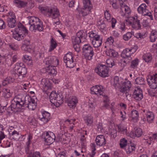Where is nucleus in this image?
Returning a JSON list of instances; mask_svg holds the SVG:
<instances>
[{
  "instance_id": "8",
  "label": "nucleus",
  "mask_w": 157,
  "mask_h": 157,
  "mask_svg": "<svg viewBox=\"0 0 157 157\" xmlns=\"http://www.w3.org/2000/svg\"><path fill=\"white\" fill-rule=\"evenodd\" d=\"M63 60L66 63L67 67L69 68H73L76 63V59H74L73 54L71 52L67 53L63 57Z\"/></svg>"
},
{
  "instance_id": "44",
  "label": "nucleus",
  "mask_w": 157,
  "mask_h": 157,
  "mask_svg": "<svg viewBox=\"0 0 157 157\" xmlns=\"http://www.w3.org/2000/svg\"><path fill=\"white\" fill-rule=\"evenodd\" d=\"M11 135L13 136V138L15 140L19 139L21 136L19 132L14 130L12 132Z\"/></svg>"
},
{
  "instance_id": "39",
  "label": "nucleus",
  "mask_w": 157,
  "mask_h": 157,
  "mask_svg": "<svg viewBox=\"0 0 157 157\" xmlns=\"http://www.w3.org/2000/svg\"><path fill=\"white\" fill-rule=\"evenodd\" d=\"M12 93L10 90L8 89H5L4 91L3 96L6 99H7L11 97Z\"/></svg>"
},
{
  "instance_id": "14",
  "label": "nucleus",
  "mask_w": 157,
  "mask_h": 157,
  "mask_svg": "<svg viewBox=\"0 0 157 157\" xmlns=\"http://www.w3.org/2000/svg\"><path fill=\"white\" fill-rule=\"evenodd\" d=\"M8 14L7 21L8 25L10 28H13L17 25L15 13L12 12L10 11L8 13Z\"/></svg>"
},
{
  "instance_id": "40",
  "label": "nucleus",
  "mask_w": 157,
  "mask_h": 157,
  "mask_svg": "<svg viewBox=\"0 0 157 157\" xmlns=\"http://www.w3.org/2000/svg\"><path fill=\"white\" fill-rule=\"evenodd\" d=\"M57 44L55 40L53 38H52L51 40V45L49 51L50 52L53 50L57 46Z\"/></svg>"
},
{
  "instance_id": "10",
  "label": "nucleus",
  "mask_w": 157,
  "mask_h": 157,
  "mask_svg": "<svg viewBox=\"0 0 157 157\" xmlns=\"http://www.w3.org/2000/svg\"><path fill=\"white\" fill-rule=\"evenodd\" d=\"M25 103V108H28L29 109L33 110L36 107V101L29 95L26 96Z\"/></svg>"
},
{
  "instance_id": "62",
  "label": "nucleus",
  "mask_w": 157,
  "mask_h": 157,
  "mask_svg": "<svg viewBox=\"0 0 157 157\" xmlns=\"http://www.w3.org/2000/svg\"><path fill=\"white\" fill-rule=\"evenodd\" d=\"M151 50V52L157 53V43L156 44H153Z\"/></svg>"
},
{
  "instance_id": "33",
  "label": "nucleus",
  "mask_w": 157,
  "mask_h": 157,
  "mask_svg": "<svg viewBox=\"0 0 157 157\" xmlns=\"http://www.w3.org/2000/svg\"><path fill=\"white\" fill-rule=\"evenodd\" d=\"M132 19H134L132 25V27L137 30L140 29L141 26L140 24V20H135V18H132Z\"/></svg>"
},
{
  "instance_id": "30",
  "label": "nucleus",
  "mask_w": 157,
  "mask_h": 157,
  "mask_svg": "<svg viewBox=\"0 0 157 157\" xmlns=\"http://www.w3.org/2000/svg\"><path fill=\"white\" fill-rule=\"evenodd\" d=\"M142 129L140 128H138L136 130L135 133L131 132L130 133V136L131 138H134L135 137H140L142 135Z\"/></svg>"
},
{
  "instance_id": "28",
  "label": "nucleus",
  "mask_w": 157,
  "mask_h": 157,
  "mask_svg": "<svg viewBox=\"0 0 157 157\" xmlns=\"http://www.w3.org/2000/svg\"><path fill=\"white\" fill-rule=\"evenodd\" d=\"M42 115L43 117L40 119V120L44 124L47 123L50 119V113L44 111L42 113Z\"/></svg>"
},
{
  "instance_id": "51",
  "label": "nucleus",
  "mask_w": 157,
  "mask_h": 157,
  "mask_svg": "<svg viewBox=\"0 0 157 157\" xmlns=\"http://www.w3.org/2000/svg\"><path fill=\"white\" fill-rule=\"evenodd\" d=\"M114 41V40L113 37L111 36L107 38L105 43L106 44L111 45L113 44Z\"/></svg>"
},
{
  "instance_id": "47",
  "label": "nucleus",
  "mask_w": 157,
  "mask_h": 157,
  "mask_svg": "<svg viewBox=\"0 0 157 157\" xmlns=\"http://www.w3.org/2000/svg\"><path fill=\"white\" fill-rule=\"evenodd\" d=\"M93 117L91 116H87L86 117V123L87 125L90 126L93 122Z\"/></svg>"
},
{
  "instance_id": "4",
  "label": "nucleus",
  "mask_w": 157,
  "mask_h": 157,
  "mask_svg": "<svg viewBox=\"0 0 157 157\" xmlns=\"http://www.w3.org/2000/svg\"><path fill=\"white\" fill-rule=\"evenodd\" d=\"M27 72V69L23 63H16L13 74L16 78L22 79L25 77Z\"/></svg>"
},
{
  "instance_id": "54",
  "label": "nucleus",
  "mask_w": 157,
  "mask_h": 157,
  "mask_svg": "<svg viewBox=\"0 0 157 157\" xmlns=\"http://www.w3.org/2000/svg\"><path fill=\"white\" fill-rule=\"evenodd\" d=\"M92 147V151L91 154H90L89 155L90 157H94V156L95 155L96 153L95 152V151L96 150L95 148V145L94 144H93Z\"/></svg>"
},
{
  "instance_id": "36",
  "label": "nucleus",
  "mask_w": 157,
  "mask_h": 157,
  "mask_svg": "<svg viewBox=\"0 0 157 157\" xmlns=\"http://www.w3.org/2000/svg\"><path fill=\"white\" fill-rule=\"evenodd\" d=\"M125 149L127 154H130L135 151V147L134 145H128L126 146Z\"/></svg>"
},
{
  "instance_id": "60",
  "label": "nucleus",
  "mask_w": 157,
  "mask_h": 157,
  "mask_svg": "<svg viewBox=\"0 0 157 157\" xmlns=\"http://www.w3.org/2000/svg\"><path fill=\"white\" fill-rule=\"evenodd\" d=\"M66 150L60 152L57 155V157H66Z\"/></svg>"
},
{
  "instance_id": "56",
  "label": "nucleus",
  "mask_w": 157,
  "mask_h": 157,
  "mask_svg": "<svg viewBox=\"0 0 157 157\" xmlns=\"http://www.w3.org/2000/svg\"><path fill=\"white\" fill-rule=\"evenodd\" d=\"M120 31L121 32H124L126 30L125 25L124 23H121L119 27Z\"/></svg>"
},
{
  "instance_id": "52",
  "label": "nucleus",
  "mask_w": 157,
  "mask_h": 157,
  "mask_svg": "<svg viewBox=\"0 0 157 157\" xmlns=\"http://www.w3.org/2000/svg\"><path fill=\"white\" fill-rule=\"evenodd\" d=\"M33 139V135L32 134H29L28 136V141L26 142L27 147L29 148V145L30 144L31 140Z\"/></svg>"
},
{
  "instance_id": "11",
  "label": "nucleus",
  "mask_w": 157,
  "mask_h": 157,
  "mask_svg": "<svg viewBox=\"0 0 157 157\" xmlns=\"http://www.w3.org/2000/svg\"><path fill=\"white\" fill-rule=\"evenodd\" d=\"M147 6L145 4L143 3L140 5L137 8L138 13L143 16H148L150 17L151 20H153V18L152 14L150 11H149Z\"/></svg>"
},
{
  "instance_id": "21",
  "label": "nucleus",
  "mask_w": 157,
  "mask_h": 157,
  "mask_svg": "<svg viewBox=\"0 0 157 157\" xmlns=\"http://www.w3.org/2000/svg\"><path fill=\"white\" fill-rule=\"evenodd\" d=\"M40 86L45 90L51 89L52 86V84L48 79L43 78L41 80Z\"/></svg>"
},
{
  "instance_id": "27",
  "label": "nucleus",
  "mask_w": 157,
  "mask_h": 157,
  "mask_svg": "<svg viewBox=\"0 0 157 157\" xmlns=\"http://www.w3.org/2000/svg\"><path fill=\"white\" fill-rule=\"evenodd\" d=\"M78 102V100L75 96H73L68 100V105L70 108L74 109Z\"/></svg>"
},
{
  "instance_id": "13",
  "label": "nucleus",
  "mask_w": 157,
  "mask_h": 157,
  "mask_svg": "<svg viewBox=\"0 0 157 157\" xmlns=\"http://www.w3.org/2000/svg\"><path fill=\"white\" fill-rule=\"evenodd\" d=\"M85 39V35L83 31H79L77 33L75 36H74L72 37L73 44H79L82 40L84 41Z\"/></svg>"
},
{
  "instance_id": "45",
  "label": "nucleus",
  "mask_w": 157,
  "mask_h": 157,
  "mask_svg": "<svg viewBox=\"0 0 157 157\" xmlns=\"http://www.w3.org/2000/svg\"><path fill=\"white\" fill-rule=\"evenodd\" d=\"M136 83L140 85H143L144 83V79L142 77L137 78L135 80Z\"/></svg>"
},
{
  "instance_id": "20",
  "label": "nucleus",
  "mask_w": 157,
  "mask_h": 157,
  "mask_svg": "<svg viewBox=\"0 0 157 157\" xmlns=\"http://www.w3.org/2000/svg\"><path fill=\"white\" fill-rule=\"evenodd\" d=\"M113 80V86L116 89L120 90L121 88V86L124 82L123 79L121 78H119L118 76H116L114 77Z\"/></svg>"
},
{
  "instance_id": "64",
  "label": "nucleus",
  "mask_w": 157,
  "mask_h": 157,
  "mask_svg": "<svg viewBox=\"0 0 157 157\" xmlns=\"http://www.w3.org/2000/svg\"><path fill=\"white\" fill-rule=\"evenodd\" d=\"M6 25L4 21L0 19V29H3L5 28Z\"/></svg>"
},
{
  "instance_id": "29",
  "label": "nucleus",
  "mask_w": 157,
  "mask_h": 157,
  "mask_svg": "<svg viewBox=\"0 0 157 157\" xmlns=\"http://www.w3.org/2000/svg\"><path fill=\"white\" fill-rule=\"evenodd\" d=\"M129 49V48H126L124 50L121 54V56L123 58H128L130 60H131L132 58L131 56L132 54Z\"/></svg>"
},
{
  "instance_id": "2",
  "label": "nucleus",
  "mask_w": 157,
  "mask_h": 157,
  "mask_svg": "<svg viewBox=\"0 0 157 157\" xmlns=\"http://www.w3.org/2000/svg\"><path fill=\"white\" fill-rule=\"evenodd\" d=\"M27 18L29 20V23L30 25L29 30L31 31L35 32L36 30L39 31L43 30L42 22L38 18L34 16H29Z\"/></svg>"
},
{
  "instance_id": "55",
  "label": "nucleus",
  "mask_w": 157,
  "mask_h": 157,
  "mask_svg": "<svg viewBox=\"0 0 157 157\" xmlns=\"http://www.w3.org/2000/svg\"><path fill=\"white\" fill-rule=\"evenodd\" d=\"M138 47L137 45H135L129 48V49L130 50V51L132 54L135 53L137 49H138Z\"/></svg>"
},
{
  "instance_id": "32",
  "label": "nucleus",
  "mask_w": 157,
  "mask_h": 157,
  "mask_svg": "<svg viewBox=\"0 0 157 157\" xmlns=\"http://www.w3.org/2000/svg\"><path fill=\"white\" fill-rule=\"evenodd\" d=\"M13 36L14 39L18 41L23 39L25 37H24V34L22 35V34L19 33L18 32H16L15 30L13 33Z\"/></svg>"
},
{
  "instance_id": "49",
  "label": "nucleus",
  "mask_w": 157,
  "mask_h": 157,
  "mask_svg": "<svg viewBox=\"0 0 157 157\" xmlns=\"http://www.w3.org/2000/svg\"><path fill=\"white\" fill-rule=\"evenodd\" d=\"M127 140L124 138L121 139L120 140V145L121 148H123L126 147L127 144Z\"/></svg>"
},
{
  "instance_id": "3",
  "label": "nucleus",
  "mask_w": 157,
  "mask_h": 157,
  "mask_svg": "<svg viewBox=\"0 0 157 157\" xmlns=\"http://www.w3.org/2000/svg\"><path fill=\"white\" fill-rule=\"evenodd\" d=\"M104 91L105 88L101 85H97L91 88L92 94H95L98 96L101 95L103 97V101L105 103V107H107L109 106V100L107 96L105 94Z\"/></svg>"
},
{
  "instance_id": "34",
  "label": "nucleus",
  "mask_w": 157,
  "mask_h": 157,
  "mask_svg": "<svg viewBox=\"0 0 157 157\" xmlns=\"http://www.w3.org/2000/svg\"><path fill=\"white\" fill-rule=\"evenodd\" d=\"M14 2L16 3V5L18 8H24L27 5V2L19 0H15Z\"/></svg>"
},
{
  "instance_id": "24",
  "label": "nucleus",
  "mask_w": 157,
  "mask_h": 157,
  "mask_svg": "<svg viewBox=\"0 0 157 157\" xmlns=\"http://www.w3.org/2000/svg\"><path fill=\"white\" fill-rule=\"evenodd\" d=\"M143 112L146 117L147 121L149 123H152L154 119L155 116L153 113L148 110H143Z\"/></svg>"
},
{
  "instance_id": "17",
  "label": "nucleus",
  "mask_w": 157,
  "mask_h": 157,
  "mask_svg": "<svg viewBox=\"0 0 157 157\" xmlns=\"http://www.w3.org/2000/svg\"><path fill=\"white\" fill-rule=\"evenodd\" d=\"M50 135L47 132L44 133V136L46 134V136L44 138V141L46 143L47 145H50L53 143L55 140V136L53 132L50 133Z\"/></svg>"
},
{
  "instance_id": "35",
  "label": "nucleus",
  "mask_w": 157,
  "mask_h": 157,
  "mask_svg": "<svg viewBox=\"0 0 157 157\" xmlns=\"http://www.w3.org/2000/svg\"><path fill=\"white\" fill-rule=\"evenodd\" d=\"M150 41L153 42L157 39V31L155 30H152L150 36Z\"/></svg>"
},
{
  "instance_id": "50",
  "label": "nucleus",
  "mask_w": 157,
  "mask_h": 157,
  "mask_svg": "<svg viewBox=\"0 0 157 157\" xmlns=\"http://www.w3.org/2000/svg\"><path fill=\"white\" fill-rule=\"evenodd\" d=\"M3 126L2 124H0V139L2 138H5L6 136L3 132Z\"/></svg>"
},
{
  "instance_id": "63",
  "label": "nucleus",
  "mask_w": 157,
  "mask_h": 157,
  "mask_svg": "<svg viewBox=\"0 0 157 157\" xmlns=\"http://www.w3.org/2000/svg\"><path fill=\"white\" fill-rule=\"evenodd\" d=\"M142 24L143 26L147 27L149 25L148 19H143Z\"/></svg>"
},
{
  "instance_id": "59",
  "label": "nucleus",
  "mask_w": 157,
  "mask_h": 157,
  "mask_svg": "<svg viewBox=\"0 0 157 157\" xmlns=\"http://www.w3.org/2000/svg\"><path fill=\"white\" fill-rule=\"evenodd\" d=\"M29 122L31 125H35L36 124V120L33 117H31L29 118Z\"/></svg>"
},
{
  "instance_id": "5",
  "label": "nucleus",
  "mask_w": 157,
  "mask_h": 157,
  "mask_svg": "<svg viewBox=\"0 0 157 157\" xmlns=\"http://www.w3.org/2000/svg\"><path fill=\"white\" fill-rule=\"evenodd\" d=\"M42 10L48 13V14L52 19L56 20V21L54 22L55 24L57 25L59 24V17L60 16V13L59 10L57 8L44 7L43 8Z\"/></svg>"
},
{
  "instance_id": "31",
  "label": "nucleus",
  "mask_w": 157,
  "mask_h": 157,
  "mask_svg": "<svg viewBox=\"0 0 157 157\" xmlns=\"http://www.w3.org/2000/svg\"><path fill=\"white\" fill-rule=\"evenodd\" d=\"M46 70L47 72L49 74H52L53 75H55L57 73L55 69V66L53 65H48V66L46 68Z\"/></svg>"
},
{
  "instance_id": "1",
  "label": "nucleus",
  "mask_w": 157,
  "mask_h": 157,
  "mask_svg": "<svg viewBox=\"0 0 157 157\" xmlns=\"http://www.w3.org/2000/svg\"><path fill=\"white\" fill-rule=\"evenodd\" d=\"M106 63L107 66L102 64H98L95 69V72L103 78L108 77L109 76L108 67H112L115 66L116 63V60L115 59L110 58L107 59Z\"/></svg>"
},
{
  "instance_id": "23",
  "label": "nucleus",
  "mask_w": 157,
  "mask_h": 157,
  "mask_svg": "<svg viewBox=\"0 0 157 157\" xmlns=\"http://www.w3.org/2000/svg\"><path fill=\"white\" fill-rule=\"evenodd\" d=\"M131 86V83L129 81H124L120 90L122 93H124L126 91L127 93V91L129 90Z\"/></svg>"
},
{
  "instance_id": "22",
  "label": "nucleus",
  "mask_w": 157,
  "mask_h": 157,
  "mask_svg": "<svg viewBox=\"0 0 157 157\" xmlns=\"http://www.w3.org/2000/svg\"><path fill=\"white\" fill-rule=\"evenodd\" d=\"M17 26L18 28L15 29L16 32H18L19 33L22 34V35L24 34V37H25L28 34V30L21 23L19 24Z\"/></svg>"
},
{
  "instance_id": "41",
  "label": "nucleus",
  "mask_w": 157,
  "mask_h": 157,
  "mask_svg": "<svg viewBox=\"0 0 157 157\" xmlns=\"http://www.w3.org/2000/svg\"><path fill=\"white\" fill-rule=\"evenodd\" d=\"M108 53H109V56L113 57H117L118 56V53L115 50L112 49H109L108 50Z\"/></svg>"
},
{
  "instance_id": "38",
  "label": "nucleus",
  "mask_w": 157,
  "mask_h": 157,
  "mask_svg": "<svg viewBox=\"0 0 157 157\" xmlns=\"http://www.w3.org/2000/svg\"><path fill=\"white\" fill-rule=\"evenodd\" d=\"M143 59L147 63L150 62L152 59V56L150 53L144 54L143 56Z\"/></svg>"
},
{
  "instance_id": "43",
  "label": "nucleus",
  "mask_w": 157,
  "mask_h": 157,
  "mask_svg": "<svg viewBox=\"0 0 157 157\" xmlns=\"http://www.w3.org/2000/svg\"><path fill=\"white\" fill-rule=\"evenodd\" d=\"M139 62V60L137 58L133 60L131 62V67L133 69L137 68Z\"/></svg>"
},
{
  "instance_id": "48",
  "label": "nucleus",
  "mask_w": 157,
  "mask_h": 157,
  "mask_svg": "<svg viewBox=\"0 0 157 157\" xmlns=\"http://www.w3.org/2000/svg\"><path fill=\"white\" fill-rule=\"evenodd\" d=\"M132 32H127L123 36V39L125 41L128 40L132 37Z\"/></svg>"
},
{
  "instance_id": "16",
  "label": "nucleus",
  "mask_w": 157,
  "mask_h": 157,
  "mask_svg": "<svg viewBox=\"0 0 157 157\" xmlns=\"http://www.w3.org/2000/svg\"><path fill=\"white\" fill-rule=\"evenodd\" d=\"M120 13L122 16H125L128 18L131 14V10L129 7L126 5L124 4L120 6Z\"/></svg>"
},
{
  "instance_id": "7",
  "label": "nucleus",
  "mask_w": 157,
  "mask_h": 157,
  "mask_svg": "<svg viewBox=\"0 0 157 157\" xmlns=\"http://www.w3.org/2000/svg\"><path fill=\"white\" fill-rule=\"evenodd\" d=\"M51 102L56 107H58L63 103V97L59 94H57L55 91H53L50 95Z\"/></svg>"
},
{
  "instance_id": "46",
  "label": "nucleus",
  "mask_w": 157,
  "mask_h": 157,
  "mask_svg": "<svg viewBox=\"0 0 157 157\" xmlns=\"http://www.w3.org/2000/svg\"><path fill=\"white\" fill-rule=\"evenodd\" d=\"M22 108L20 105V106H17V103H15V104L13 103L9 107V108H11V110L13 111H15V110H16V111H17V109H20Z\"/></svg>"
},
{
  "instance_id": "26",
  "label": "nucleus",
  "mask_w": 157,
  "mask_h": 157,
  "mask_svg": "<svg viewBox=\"0 0 157 157\" xmlns=\"http://www.w3.org/2000/svg\"><path fill=\"white\" fill-rule=\"evenodd\" d=\"M95 141L97 145L100 146H102L106 144V140L104 136L103 135H100L97 136L96 137Z\"/></svg>"
},
{
  "instance_id": "57",
  "label": "nucleus",
  "mask_w": 157,
  "mask_h": 157,
  "mask_svg": "<svg viewBox=\"0 0 157 157\" xmlns=\"http://www.w3.org/2000/svg\"><path fill=\"white\" fill-rule=\"evenodd\" d=\"M105 18L107 20H110L111 18L110 14L108 11L106 10L104 13Z\"/></svg>"
},
{
  "instance_id": "25",
  "label": "nucleus",
  "mask_w": 157,
  "mask_h": 157,
  "mask_svg": "<svg viewBox=\"0 0 157 157\" xmlns=\"http://www.w3.org/2000/svg\"><path fill=\"white\" fill-rule=\"evenodd\" d=\"M59 61L57 57L55 56H51L48 58L46 63L50 66H56L58 65Z\"/></svg>"
},
{
  "instance_id": "12",
  "label": "nucleus",
  "mask_w": 157,
  "mask_h": 157,
  "mask_svg": "<svg viewBox=\"0 0 157 157\" xmlns=\"http://www.w3.org/2000/svg\"><path fill=\"white\" fill-rule=\"evenodd\" d=\"M83 6L81 11L82 16H86L93 9L92 5L90 0H83Z\"/></svg>"
},
{
  "instance_id": "18",
  "label": "nucleus",
  "mask_w": 157,
  "mask_h": 157,
  "mask_svg": "<svg viewBox=\"0 0 157 157\" xmlns=\"http://www.w3.org/2000/svg\"><path fill=\"white\" fill-rule=\"evenodd\" d=\"M26 96L24 97L23 95H18L15 97L14 99L15 103H17V106H20V105L22 108L25 105V101Z\"/></svg>"
},
{
  "instance_id": "61",
  "label": "nucleus",
  "mask_w": 157,
  "mask_h": 157,
  "mask_svg": "<svg viewBox=\"0 0 157 157\" xmlns=\"http://www.w3.org/2000/svg\"><path fill=\"white\" fill-rule=\"evenodd\" d=\"M31 56H28V55H25L22 58V59L23 61L25 63L27 62L29 60H28L31 59Z\"/></svg>"
},
{
  "instance_id": "42",
  "label": "nucleus",
  "mask_w": 157,
  "mask_h": 157,
  "mask_svg": "<svg viewBox=\"0 0 157 157\" xmlns=\"http://www.w3.org/2000/svg\"><path fill=\"white\" fill-rule=\"evenodd\" d=\"M130 115V116L132 118V119L134 120H136L139 117V113L136 110H132Z\"/></svg>"
},
{
  "instance_id": "6",
  "label": "nucleus",
  "mask_w": 157,
  "mask_h": 157,
  "mask_svg": "<svg viewBox=\"0 0 157 157\" xmlns=\"http://www.w3.org/2000/svg\"><path fill=\"white\" fill-rule=\"evenodd\" d=\"M82 50V54L86 60H90L92 59L94 52L93 48L89 44L84 45Z\"/></svg>"
},
{
  "instance_id": "58",
  "label": "nucleus",
  "mask_w": 157,
  "mask_h": 157,
  "mask_svg": "<svg viewBox=\"0 0 157 157\" xmlns=\"http://www.w3.org/2000/svg\"><path fill=\"white\" fill-rule=\"evenodd\" d=\"M118 131L123 134H125L126 133L127 129L126 128H124L123 127H118Z\"/></svg>"
},
{
  "instance_id": "53",
  "label": "nucleus",
  "mask_w": 157,
  "mask_h": 157,
  "mask_svg": "<svg viewBox=\"0 0 157 157\" xmlns=\"http://www.w3.org/2000/svg\"><path fill=\"white\" fill-rule=\"evenodd\" d=\"M8 45L9 47L13 50H17V46L14 43H10L8 44Z\"/></svg>"
},
{
  "instance_id": "9",
  "label": "nucleus",
  "mask_w": 157,
  "mask_h": 157,
  "mask_svg": "<svg viewBox=\"0 0 157 157\" xmlns=\"http://www.w3.org/2000/svg\"><path fill=\"white\" fill-rule=\"evenodd\" d=\"M89 37L92 40V44L94 48H98L102 44V37L100 35L92 32L89 35Z\"/></svg>"
},
{
  "instance_id": "19",
  "label": "nucleus",
  "mask_w": 157,
  "mask_h": 157,
  "mask_svg": "<svg viewBox=\"0 0 157 157\" xmlns=\"http://www.w3.org/2000/svg\"><path fill=\"white\" fill-rule=\"evenodd\" d=\"M132 96L136 100H141L143 98L142 89L137 87L134 90Z\"/></svg>"
},
{
  "instance_id": "37",
  "label": "nucleus",
  "mask_w": 157,
  "mask_h": 157,
  "mask_svg": "<svg viewBox=\"0 0 157 157\" xmlns=\"http://www.w3.org/2000/svg\"><path fill=\"white\" fill-rule=\"evenodd\" d=\"M30 41L29 40H25L24 43L21 46V49L24 51H27L29 48H30Z\"/></svg>"
},
{
  "instance_id": "15",
  "label": "nucleus",
  "mask_w": 157,
  "mask_h": 157,
  "mask_svg": "<svg viewBox=\"0 0 157 157\" xmlns=\"http://www.w3.org/2000/svg\"><path fill=\"white\" fill-rule=\"evenodd\" d=\"M147 81L151 88L153 89L157 88V73L150 76L147 79Z\"/></svg>"
}]
</instances>
